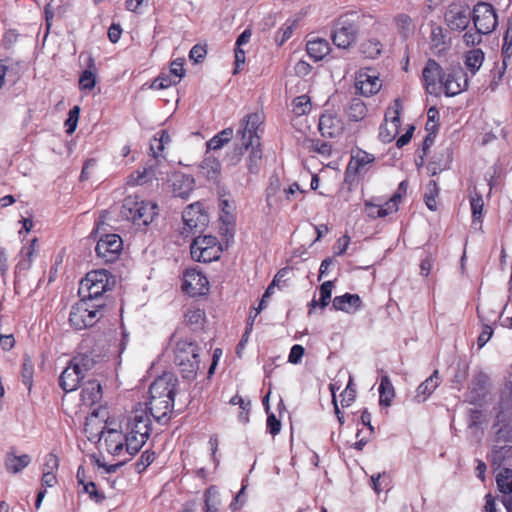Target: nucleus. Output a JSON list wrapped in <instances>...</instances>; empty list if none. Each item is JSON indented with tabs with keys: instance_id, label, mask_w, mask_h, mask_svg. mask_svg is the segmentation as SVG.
Listing matches in <instances>:
<instances>
[{
	"instance_id": "5fc2aeb1",
	"label": "nucleus",
	"mask_w": 512,
	"mask_h": 512,
	"mask_svg": "<svg viewBox=\"0 0 512 512\" xmlns=\"http://www.w3.org/2000/svg\"><path fill=\"white\" fill-rule=\"evenodd\" d=\"M154 460L155 453L153 451L146 450L145 452L142 453L140 459L136 463L137 471H144Z\"/></svg>"
},
{
	"instance_id": "f8f14e48",
	"label": "nucleus",
	"mask_w": 512,
	"mask_h": 512,
	"mask_svg": "<svg viewBox=\"0 0 512 512\" xmlns=\"http://www.w3.org/2000/svg\"><path fill=\"white\" fill-rule=\"evenodd\" d=\"M90 368V359L87 357H75L66 366V393L77 388L80 380Z\"/></svg>"
},
{
	"instance_id": "69168bd1",
	"label": "nucleus",
	"mask_w": 512,
	"mask_h": 512,
	"mask_svg": "<svg viewBox=\"0 0 512 512\" xmlns=\"http://www.w3.org/2000/svg\"><path fill=\"white\" fill-rule=\"evenodd\" d=\"M492 334H493L492 328L489 325H485L477 339L478 347L482 348L490 340V338L492 337Z\"/></svg>"
},
{
	"instance_id": "dca6fc26",
	"label": "nucleus",
	"mask_w": 512,
	"mask_h": 512,
	"mask_svg": "<svg viewBox=\"0 0 512 512\" xmlns=\"http://www.w3.org/2000/svg\"><path fill=\"white\" fill-rule=\"evenodd\" d=\"M105 409H94L90 415L86 418L85 422V433L87 438L91 442H98L102 440V436L106 430L104 419L99 420L100 414H104ZM105 415H102L104 418Z\"/></svg>"
},
{
	"instance_id": "a18cd8bd",
	"label": "nucleus",
	"mask_w": 512,
	"mask_h": 512,
	"mask_svg": "<svg viewBox=\"0 0 512 512\" xmlns=\"http://www.w3.org/2000/svg\"><path fill=\"white\" fill-rule=\"evenodd\" d=\"M34 366L29 357H25L22 363L21 377L23 384L30 391L33 385Z\"/></svg>"
},
{
	"instance_id": "13d9d810",
	"label": "nucleus",
	"mask_w": 512,
	"mask_h": 512,
	"mask_svg": "<svg viewBox=\"0 0 512 512\" xmlns=\"http://www.w3.org/2000/svg\"><path fill=\"white\" fill-rule=\"evenodd\" d=\"M83 490L89 494L90 498L99 503L104 499V495L99 493L94 482H87L83 486Z\"/></svg>"
},
{
	"instance_id": "7ed1b4c3",
	"label": "nucleus",
	"mask_w": 512,
	"mask_h": 512,
	"mask_svg": "<svg viewBox=\"0 0 512 512\" xmlns=\"http://www.w3.org/2000/svg\"><path fill=\"white\" fill-rule=\"evenodd\" d=\"M174 362L179 366L183 378L193 379L200 368L199 347L191 338L175 341Z\"/></svg>"
},
{
	"instance_id": "f257e3e1",
	"label": "nucleus",
	"mask_w": 512,
	"mask_h": 512,
	"mask_svg": "<svg viewBox=\"0 0 512 512\" xmlns=\"http://www.w3.org/2000/svg\"><path fill=\"white\" fill-rule=\"evenodd\" d=\"M151 432V419L147 407L141 404L128 416L125 424L126 452L128 457L121 461L106 465L96 460L99 467H103L107 473H114L119 467L131 459L146 443Z\"/></svg>"
},
{
	"instance_id": "c03bdc74",
	"label": "nucleus",
	"mask_w": 512,
	"mask_h": 512,
	"mask_svg": "<svg viewBox=\"0 0 512 512\" xmlns=\"http://www.w3.org/2000/svg\"><path fill=\"white\" fill-rule=\"evenodd\" d=\"M374 156L370 153H367L363 150H358L353 156L348 165V169H351L353 165H355V169L358 170L364 167L367 164H370L374 161Z\"/></svg>"
},
{
	"instance_id": "4468645a",
	"label": "nucleus",
	"mask_w": 512,
	"mask_h": 512,
	"mask_svg": "<svg viewBox=\"0 0 512 512\" xmlns=\"http://www.w3.org/2000/svg\"><path fill=\"white\" fill-rule=\"evenodd\" d=\"M183 221L191 231H201L208 223V215L199 203L189 205L183 212Z\"/></svg>"
},
{
	"instance_id": "ea45409f",
	"label": "nucleus",
	"mask_w": 512,
	"mask_h": 512,
	"mask_svg": "<svg viewBox=\"0 0 512 512\" xmlns=\"http://www.w3.org/2000/svg\"><path fill=\"white\" fill-rule=\"evenodd\" d=\"M401 200V194L395 193L388 201H386L383 205L379 204V208H377V214L380 218L386 217L392 213L398 211V204Z\"/></svg>"
},
{
	"instance_id": "bf43d9fd",
	"label": "nucleus",
	"mask_w": 512,
	"mask_h": 512,
	"mask_svg": "<svg viewBox=\"0 0 512 512\" xmlns=\"http://www.w3.org/2000/svg\"><path fill=\"white\" fill-rule=\"evenodd\" d=\"M304 352L305 350L303 346L299 344L293 345L288 356V361L292 364H298L301 361Z\"/></svg>"
},
{
	"instance_id": "e2e57ef3",
	"label": "nucleus",
	"mask_w": 512,
	"mask_h": 512,
	"mask_svg": "<svg viewBox=\"0 0 512 512\" xmlns=\"http://www.w3.org/2000/svg\"><path fill=\"white\" fill-rule=\"evenodd\" d=\"M483 34L484 33H480L478 30H476V32L468 31L463 35V41L467 46L479 44L482 41Z\"/></svg>"
},
{
	"instance_id": "4c0bfd02",
	"label": "nucleus",
	"mask_w": 512,
	"mask_h": 512,
	"mask_svg": "<svg viewBox=\"0 0 512 512\" xmlns=\"http://www.w3.org/2000/svg\"><path fill=\"white\" fill-rule=\"evenodd\" d=\"M233 137V129L226 128L219 133H217L213 138H211L207 142V147L209 150H219L225 144H227L231 138Z\"/></svg>"
},
{
	"instance_id": "052dcab7",
	"label": "nucleus",
	"mask_w": 512,
	"mask_h": 512,
	"mask_svg": "<svg viewBox=\"0 0 512 512\" xmlns=\"http://www.w3.org/2000/svg\"><path fill=\"white\" fill-rule=\"evenodd\" d=\"M267 429L272 436H276L281 430V422L273 413L268 415Z\"/></svg>"
},
{
	"instance_id": "0eeeda50",
	"label": "nucleus",
	"mask_w": 512,
	"mask_h": 512,
	"mask_svg": "<svg viewBox=\"0 0 512 512\" xmlns=\"http://www.w3.org/2000/svg\"><path fill=\"white\" fill-rule=\"evenodd\" d=\"M359 20L360 16L350 14L341 16L336 21L332 41L337 47L346 49L355 42L359 32Z\"/></svg>"
},
{
	"instance_id": "9b49d317",
	"label": "nucleus",
	"mask_w": 512,
	"mask_h": 512,
	"mask_svg": "<svg viewBox=\"0 0 512 512\" xmlns=\"http://www.w3.org/2000/svg\"><path fill=\"white\" fill-rule=\"evenodd\" d=\"M177 382V378L173 374L165 373L150 385L149 395L174 403Z\"/></svg>"
},
{
	"instance_id": "a878e982",
	"label": "nucleus",
	"mask_w": 512,
	"mask_h": 512,
	"mask_svg": "<svg viewBox=\"0 0 512 512\" xmlns=\"http://www.w3.org/2000/svg\"><path fill=\"white\" fill-rule=\"evenodd\" d=\"M148 409L155 420L161 421L166 418L173 410L174 403L168 400L158 399V397L149 395Z\"/></svg>"
},
{
	"instance_id": "4be33fe9",
	"label": "nucleus",
	"mask_w": 512,
	"mask_h": 512,
	"mask_svg": "<svg viewBox=\"0 0 512 512\" xmlns=\"http://www.w3.org/2000/svg\"><path fill=\"white\" fill-rule=\"evenodd\" d=\"M22 62L11 57L0 59V89L5 83L6 77L13 84L21 77Z\"/></svg>"
},
{
	"instance_id": "c9c22d12",
	"label": "nucleus",
	"mask_w": 512,
	"mask_h": 512,
	"mask_svg": "<svg viewBox=\"0 0 512 512\" xmlns=\"http://www.w3.org/2000/svg\"><path fill=\"white\" fill-rule=\"evenodd\" d=\"M483 61L484 52L481 49H472L465 55V65L472 74H475L480 69Z\"/></svg>"
},
{
	"instance_id": "de8ad7c7",
	"label": "nucleus",
	"mask_w": 512,
	"mask_h": 512,
	"mask_svg": "<svg viewBox=\"0 0 512 512\" xmlns=\"http://www.w3.org/2000/svg\"><path fill=\"white\" fill-rule=\"evenodd\" d=\"M293 112L298 115H304L311 110L310 98L307 95L296 97L292 102Z\"/></svg>"
},
{
	"instance_id": "3c124183",
	"label": "nucleus",
	"mask_w": 512,
	"mask_h": 512,
	"mask_svg": "<svg viewBox=\"0 0 512 512\" xmlns=\"http://www.w3.org/2000/svg\"><path fill=\"white\" fill-rule=\"evenodd\" d=\"M96 84V78L92 71L85 70L79 78V86L82 90H92Z\"/></svg>"
},
{
	"instance_id": "423d86ee",
	"label": "nucleus",
	"mask_w": 512,
	"mask_h": 512,
	"mask_svg": "<svg viewBox=\"0 0 512 512\" xmlns=\"http://www.w3.org/2000/svg\"><path fill=\"white\" fill-rule=\"evenodd\" d=\"M111 289L109 274L106 270H94L86 274L79 283L78 294L94 303H106L104 293Z\"/></svg>"
},
{
	"instance_id": "a19ab883",
	"label": "nucleus",
	"mask_w": 512,
	"mask_h": 512,
	"mask_svg": "<svg viewBox=\"0 0 512 512\" xmlns=\"http://www.w3.org/2000/svg\"><path fill=\"white\" fill-rule=\"evenodd\" d=\"M333 289V282L326 281L320 286V299L319 301L312 300L311 307L314 308L316 306H320L321 308H325L331 299Z\"/></svg>"
},
{
	"instance_id": "6e6d98bb",
	"label": "nucleus",
	"mask_w": 512,
	"mask_h": 512,
	"mask_svg": "<svg viewBox=\"0 0 512 512\" xmlns=\"http://www.w3.org/2000/svg\"><path fill=\"white\" fill-rule=\"evenodd\" d=\"M183 66H184L183 58H177L171 63L170 73L179 82L185 74V69Z\"/></svg>"
},
{
	"instance_id": "09e8293b",
	"label": "nucleus",
	"mask_w": 512,
	"mask_h": 512,
	"mask_svg": "<svg viewBox=\"0 0 512 512\" xmlns=\"http://www.w3.org/2000/svg\"><path fill=\"white\" fill-rule=\"evenodd\" d=\"M191 246H193V249H196V251L199 249V246L205 247H221L218 239L215 236L212 235H204V236H198L196 237L193 242L191 243Z\"/></svg>"
},
{
	"instance_id": "39448f33",
	"label": "nucleus",
	"mask_w": 512,
	"mask_h": 512,
	"mask_svg": "<svg viewBox=\"0 0 512 512\" xmlns=\"http://www.w3.org/2000/svg\"><path fill=\"white\" fill-rule=\"evenodd\" d=\"M155 203L141 200L138 196L129 195L123 200L121 216L138 226H147L158 214Z\"/></svg>"
},
{
	"instance_id": "49530a36",
	"label": "nucleus",
	"mask_w": 512,
	"mask_h": 512,
	"mask_svg": "<svg viewBox=\"0 0 512 512\" xmlns=\"http://www.w3.org/2000/svg\"><path fill=\"white\" fill-rule=\"evenodd\" d=\"M470 206L473 221H480L482 217L484 201L481 194H479L476 190H474L473 194L470 196Z\"/></svg>"
},
{
	"instance_id": "aec40b11",
	"label": "nucleus",
	"mask_w": 512,
	"mask_h": 512,
	"mask_svg": "<svg viewBox=\"0 0 512 512\" xmlns=\"http://www.w3.org/2000/svg\"><path fill=\"white\" fill-rule=\"evenodd\" d=\"M470 11L468 7L451 6L445 14L448 26L453 30H464L470 22Z\"/></svg>"
},
{
	"instance_id": "680f3d73",
	"label": "nucleus",
	"mask_w": 512,
	"mask_h": 512,
	"mask_svg": "<svg viewBox=\"0 0 512 512\" xmlns=\"http://www.w3.org/2000/svg\"><path fill=\"white\" fill-rule=\"evenodd\" d=\"M96 166V160L95 159H88L85 161L83 167H82V171H81V174L79 176V180L81 182L83 181H86L90 178V174H91V171L95 168Z\"/></svg>"
},
{
	"instance_id": "72a5a7b5",
	"label": "nucleus",
	"mask_w": 512,
	"mask_h": 512,
	"mask_svg": "<svg viewBox=\"0 0 512 512\" xmlns=\"http://www.w3.org/2000/svg\"><path fill=\"white\" fill-rule=\"evenodd\" d=\"M383 50V44L377 38H369L360 46V51L368 59L378 58Z\"/></svg>"
},
{
	"instance_id": "f704fd0d",
	"label": "nucleus",
	"mask_w": 512,
	"mask_h": 512,
	"mask_svg": "<svg viewBox=\"0 0 512 512\" xmlns=\"http://www.w3.org/2000/svg\"><path fill=\"white\" fill-rule=\"evenodd\" d=\"M186 323L193 329H201L206 321L205 311L200 308H190L185 314Z\"/></svg>"
},
{
	"instance_id": "a211bd4d",
	"label": "nucleus",
	"mask_w": 512,
	"mask_h": 512,
	"mask_svg": "<svg viewBox=\"0 0 512 512\" xmlns=\"http://www.w3.org/2000/svg\"><path fill=\"white\" fill-rule=\"evenodd\" d=\"M400 103L395 101V108L385 114V125L381 127L380 136L383 141L390 142L398 133L400 126Z\"/></svg>"
},
{
	"instance_id": "5701e85b",
	"label": "nucleus",
	"mask_w": 512,
	"mask_h": 512,
	"mask_svg": "<svg viewBox=\"0 0 512 512\" xmlns=\"http://www.w3.org/2000/svg\"><path fill=\"white\" fill-rule=\"evenodd\" d=\"M221 163L212 155H206L198 166V173L208 181L217 182L221 175Z\"/></svg>"
},
{
	"instance_id": "8fccbe9b",
	"label": "nucleus",
	"mask_w": 512,
	"mask_h": 512,
	"mask_svg": "<svg viewBox=\"0 0 512 512\" xmlns=\"http://www.w3.org/2000/svg\"><path fill=\"white\" fill-rule=\"evenodd\" d=\"M179 81L175 78H171L168 74H161L159 75L152 83L151 88L153 89H166L168 87H171L173 85L178 84Z\"/></svg>"
},
{
	"instance_id": "1a4fd4ad",
	"label": "nucleus",
	"mask_w": 512,
	"mask_h": 512,
	"mask_svg": "<svg viewBox=\"0 0 512 512\" xmlns=\"http://www.w3.org/2000/svg\"><path fill=\"white\" fill-rule=\"evenodd\" d=\"M122 239L117 234H107L99 239L95 247L96 254L106 263H112L119 258L122 251Z\"/></svg>"
},
{
	"instance_id": "412c9836",
	"label": "nucleus",
	"mask_w": 512,
	"mask_h": 512,
	"mask_svg": "<svg viewBox=\"0 0 512 512\" xmlns=\"http://www.w3.org/2000/svg\"><path fill=\"white\" fill-rule=\"evenodd\" d=\"M172 192L175 197L187 198L194 190L195 180L192 176L177 172L170 179Z\"/></svg>"
},
{
	"instance_id": "e433bc0d",
	"label": "nucleus",
	"mask_w": 512,
	"mask_h": 512,
	"mask_svg": "<svg viewBox=\"0 0 512 512\" xmlns=\"http://www.w3.org/2000/svg\"><path fill=\"white\" fill-rule=\"evenodd\" d=\"M379 394H380V405L389 406L391 404L392 398L395 395L394 387L387 375H384L381 378L380 386H379Z\"/></svg>"
},
{
	"instance_id": "c756f323",
	"label": "nucleus",
	"mask_w": 512,
	"mask_h": 512,
	"mask_svg": "<svg viewBox=\"0 0 512 512\" xmlns=\"http://www.w3.org/2000/svg\"><path fill=\"white\" fill-rule=\"evenodd\" d=\"M394 26L402 40L410 38L415 31L413 19L406 13H398L393 18Z\"/></svg>"
},
{
	"instance_id": "bb28decb",
	"label": "nucleus",
	"mask_w": 512,
	"mask_h": 512,
	"mask_svg": "<svg viewBox=\"0 0 512 512\" xmlns=\"http://www.w3.org/2000/svg\"><path fill=\"white\" fill-rule=\"evenodd\" d=\"M102 399V387L97 380H89L84 384L81 392V401L85 406H93Z\"/></svg>"
},
{
	"instance_id": "864d4df0",
	"label": "nucleus",
	"mask_w": 512,
	"mask_h": 512,
	"mask_svg": "<svg viewBox=\"0 0 512 512\" xmlns=\"http://www.w3.org/2000/svg\"><path fill=\"white\" fill-rule=\"evenodd\" d=\"M80 114V107L74 106L68 114V118L66 119V126H68V129H66V133H73L77 127L78 119Z\"/></svg>"
},
{
	"instance_id": "9d476101",
	"label": "nucleus",
	"mask_w": 512,
	"mask_h": 512,
	"mask_svg": "<svg viewBox=\"0 0 512 512\" xmlns=\"http://www.w3.org/2000/svg\"><path fill=\"white\" fill-rule=\"evenodd\" d=\"M182 289L192 297L204 295L209 290V281L201 271L187 269L183 275Z\"/></svg>"
},
{
	"instance_id": "20e7f679",
	"label": "nucleus",
	"mask_w": 512,
	"mask_h": 512,
	"mask_svg": "<svg viewBox=\"0 0 512 512\" xmlns=\"http://www.w3.org/2000/svg\"><path fill=\"white\" fill-rule=\"evenodd\" d=\"M106 309V303H94L81 297L79 302L71 308L70 325L76 330L92 327L105 315Z\"/></svg>"
},
{
	"instance_id": "2f4dec72",
	"label": "nucleus",
	"mask_w": 512,
	"mask_h": 512,
	"mask_svg": "<svg viewBox=\"0 0 512 512\" xmlns=\"http://www.w3.org/2000/svg\"><path fill=\"white\" fill-rule=\"evenodd\" d=\"M190 253L192 259L198 262H204L209 263L215 260H218L222 253L221 247H210L205 246L201 247L199 246V249L196 251V249H193V246H190Z\"/></svg>"
},
{
	"instance_id": "338daca9",
	"label": "nucleus",
	"mask_w": 512,
	"mask_h": 512,
	"mask_svg": "<svg viewBox=\"0 0 512 512\" xmlns=\"http://www.w3.org/2000/svg\"><path fill=\"white\" fill-rule=\"evenodd\" d=\"M434 265V258L431 255H428L426 258H424L420 263V274L422 276L427 277Z\"/></svg>"
},
{
	"instance_id": "f03ea898",
	"label": "nucleus",
	"mask_w": 512,
	"mask_h": 512,
	"mask_svg": "<svg viewBox=\"0 0 512 512\" xmlns=\"http://www.w3.org/2000/svg\"><path fill=\"white\" fill-rule=\"evenodd\" d=\"M263 123V116L259 113H251L243 119L238 135L241 138V147L236 149L238 155L250 148L247 159V168L250 173L256 174L259 171L262 161V149L258 129Z\"/></svg>"
},
{
	"instance_id": "79ce46f5",
	"label": "nucleus",
	"mask_w": 512,
	"mask_h": 512,
	"mask_svg": "<svg viewBox=\"0 0 512 512\" xmlns=\"http://www.w3.org/2000/svg\"><path fill=\"white\" fill-rule=\"evenodd\" d=\"M497 486L500 492L504 494L512 493V470L504 469L497 475Z\"/></svg>"
},
{
	"instance_id": "f3484780",
	"label": "nucleus",
	"mask_w": 512,
	"mask_h": 512,
	"mask_svg": "<svg viewBox=\"0 0 512 512\" xmlns=\"http://www.w3.org/2000/svg\"><path fill=\"white\" fill-rule=\"evenodd\" d=\"M102 439L107 452L114 456L127 454L126 452V434L116 429H106Z\"/></svg>"
},
{
	"instance_id": "774afa93",
	"label": "nucleus",
	"mask_w": 512,
	"mask_h": 512,
	"mask_svg": "<svg viewBox=\"0 0 512 512\" xmlns=\"http://www.w3.org/2000/svg\"><path fill=\"white\" fill-rule=\"evenodd\" d=\"M341 404L343 407H348L352 404L355 399L356 391L355 389H345L341 393Z\"/></svg>"
},
{
	"instance_id": "603ef678",
	"label": "nucleus",
	"mask_w": 512,
	"mask_h": 512,
	"mask_svg": "<svg viewBox=\"0 0 512 512\" xmlns=\"http://www.w3.org/2000/svg\"><path fill=\"white\" fill-rule=\"evenodd\" d=\"M18 37H19V34L17 33L16 30L10 29V30L6 31L4 33L2 41H1L2 47L7 51L11 50L14 47V45L17 43Z\"/></svg>"
},
{
	"instance_id": "473e14b6",
	"label": "nucleus",
	"mask_w": 512,
	"mask_h": 512,
	"mask_svg": "<svg viewBox=\"0 0 512 512\" xmlns=\"http://www.w3.org/2000/svg\"><path fill=\"white\" fill-rule=\"evenodd\" d=\"M368 113L366 104L360 98H353L346 108V114L351 121H361Z\"/></svg>"
},
{
	"instance_id": "4d7b16f0",
	"label": "nucleus",
	"mask_w": 512,
	"mask_h": 512,
	"mask_svg": "<svg viewBox=\"0 0 512 512\" xmlns=\"http://www.w3.org/2000/svg\"><path fill=\"white\" fill-rule=\"evenodd\" d=\"M207 54L206 47L203 45H194L189 53V58L194 61L195 63H200L203 61Z\"/></svg>"
},
{
	"instance_id": "37998d69",
	"label": "nucleus",
	"mask_w": 512,
	"mask_h": 512,
	"mask_svg": "<svg viewBox=\"0 0 512 512\" xmlns=\"http://www.w3.org/2000/svg\"><path fill=\"white\" fill-rule=\"evenodd\" d=\"M154 176V172L152 168H144L142 171L138 170L129 175L127 184L128 185H142L148 181H150Z\"/></svg>"
},
{
	"instance_id": "c85d7f7f",
	"label": "nucleus",
	"mask_w": 512,
	"mask_h": 512,
	"mask_svg": "<svg viewBox=\"0 0 512 512\" xmlns=\"http://www.w3.org/2000/svg\"><path fill=\"white\" fill-rule=\"evenodd\" d=\"M439 371L435 370L425 381H423L416 389L415 399L417 402H424L439 386Z\"/></svg>"
},
{
	"instance_id": "b1692460",
	"label": "nucleus",
	"mask_w": 512,
	"mask_h": 512,
	"mask_svg": "<svg viewBox=\"0 0 512 512\" xmlns=\"http://www.w3.org/2000/svg\"><path fill=\"white\" fill-rule=\"evenodd\" d=\"M342 129L341 120L333 114H323L319 119V130L324 137H336L342 132Z\"/></svg>"
},
{
	"instance_id": "cd10ccee",
	"label": "nucleus",
	"mask_w": 512,
	"mask_h": 512,
	"mask_svg": "<svg viewBox=\"0 0 512 512\" xmlns=\"http://www.w3.org/2000/svg\"><path fill=\"white\" fill-rule=\"evenodd\" d=\"M31 462V457L28 454L17 456L14 450L6 453L4 465L7 472L12 474L20 473Z\"/></svg>"
},
{
	"instance_id": "0e129e2a",
	"label": "nucleus",
	"mask_w": 512,
	"mask_h": 512,
	"mask_svg": "<svg viewBox=\"0 0 512 512\" xmlns=\"http://www.w3.org/2000/svg\"><path fill=\"white\" fill-rule=\"evenodd\" d=\"M431 43L434 47H439L444 44V34L441 27H434L431 31Z\"/></svg>"
},
{
	"instance_id": "6ab92c4d",
	"label": "nucleus",
	"mask_w": 512,
	"mask_h": 512,
	"mask_svg": "<svg viewBox=\"0 0 512 512\" xmlns=\"http://www.w3.org/2000/svg\"><path fill=\"white\" fill-rule=\"evenodd\" d=\"M356 88L361 95L369 97L381 89V81L376 74H370L369 70H360L356 75Z\"/></svg>"
},
{
	"instance_id": "6e6552de",
	"label": "nucleus",
	"mask_w": 512,
	"mask_h": 512,
	"mask_svg": "<svg viewBox=\"0 0 512 512\" xmlns=\"http://www.w3.org/2000/svg\"><path fill=\"white\" fill-rule=\"evenodd\" d=\"M474 26L480 33H491L497 26V16L493 6L480 2L473 8L472 16Z\"/></svg>"
},
{
	"instance_id": "ddd939ff",
	"label": "nucleus",
	"mask_w": 512,
	"mask_h": 512,
	"mask_svg": "<svg viewBox=\"0 0 512 512\" xmlns=\"http://www.w3.org/2000/svg\"><path fill=\"white\" fill-rule=\"evenodd\" d=\"M444 76L445 72L440 64L434 59H429L422 71L426 91L429 94H437L443 83Z\"/></svg>"
},
{
	"instance_id": "393cba45",
	"label": "nucleus",
	"mask_w": 512,
	"mask_h": 512,
	"mask_svg": "<svg viewBox=\"0 0 512 512\" xmlns=\"http://www.w3.org/2000/svg\"><path fill=\"white\" fill-rule=\"evenodd\" d=\"M335 310L353 313L358 311L362 306V300L357 294L345 293L341 296H336L332 301Z\"/></svg>"
},
{
	"instance_id": "2eb2a0df",
	"label": "nucleus",
	"mask_w": 512,
	"mask_h": 512,
	"mask_svg": "<svg viewBox=\"0 0 512 512\" xmlns=\"http://www.w3.org/2000/svg\"><path fill=\"white\" fill-rule=\"evenodd\" d=\"M468 79L461 68L445 73L441 88L447 96H454L467 88Z\"/></svg>"
},
{
	"instance_id": "7c9ffc66",
	"label": "nucleus",
	"mask_w": 512,
	"mask_h": 512,
	"mask_svg": "<svg viewBox=\"0 0 512 512\" xmlns=\"http://www.w3.org/2000/svg\"><path fill=\"white\" fill-rule=\"evenodd\" d=\"M306 50L311 58L319 61L329 54L330 44L326 39L315 38L307 42Z\"/></svg>"
},
{
	"instance_id": "58836bf2",
	"label": "nucleus",
	"mask_w": 512,
	"mask_h": 512,
	"mask_svg": "<svg viewBox=\"0 0 512 512\" xmlns=\"http://www.w3.org/2000/svg\"><path fill=\"white\" fill-rule=\"evenodd\" d=\"M205 509L204 512H219L221 504L220 495L215 487H209L205 492Z\"/></svg>"
}]
</instances>
